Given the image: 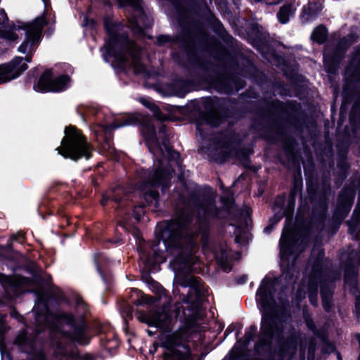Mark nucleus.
Wrapping results in <instances>:
<instances>
[{
    "label": "nucleus",
    "mask_w": 360,
    "mask_h": 360,
    "mask_svg": "<svg viewBox=\"0 0 360 360\" xmlns=\"http://www.w3.org/2000/svg\"><path fill=\"white\" fill-rule=\"evenodd\" d=\"M323 8V0H309L307 7H304L301 15L302 20L309 22L314 20Z\"/></svg>",
    "instance_id": "obj_10"
},
{
    "label": "nucleus",
    "mask_w": 360,
    "mask_h": 360,
    "mask_svg": "<svg viewBox=\"0 0 360 360\" xmlns=\"http://www.w3.org/2000/svg\"><path fill=\"white\" fill-rule=\"evenodd\" d=\"M356 338L360 341V336L359 335H356Z\"/></svg>",
    "instance_id": "obj_44"
},
{
    "label": "nucleus",
    "mask_w": 360,
    "mask_h": 360,
    "mask_svg": "<svg viewBox=\"0 0 360 360\" xmlns=\"http://www.w3.org/2000/svg\"><path fill=\"white\" fill-rule=\"evenodd\" d=\"M60 322L61 323H67L68 324H73L74 319L72 315L68 314H63L60 316Z\"/></svg>",
    "instance_id": "obj_26"
},
{
    "label": "nucleus",
    "mask_w": 360,
    "mask_h": 360,
    "mask_svg": "<svg viewBox=\"0 0 360 360\" xmlns=\"http://www.w3.org/2000/svg\"><path fill=\"white\" fill-rule=\"evenodd\" d=\"M169 229L173 230L174 229V225H172V226L169 228Z\"/></svg>",
    "instance_id": "obj_43"
},
{
    "label": "nucleus",
    "mask_w": 360,
    "mask_h": 360,
    "mask_svg": "<svg viewBox=\"0 0 360 360\" xmlns=\"http://www.w3.org/2000/svg\"><path fill=\"white\" fill-rule=\"evenodd\" d=\"M23 58L18 57L9 63L0 65V84L18 77L27 70V65L23 63Z\"/></svg>",
    "instance_id": "obj_7"
},
{
    "label": "nucleus",
    "mask_w": 360,
    "mask_h": 360,
    "mask_svg": "<svg viewBox=\"0 0 360 360\" xmlns=\"http://www.w3.org/2000/svg\"><path fill=\"white\" fill-rule=\"evenodd\" d=\"M289 236L287 235L286 233H283L281 240H280V247H281V259L283 263L284 262L285 257H287V252H288V241Z\"/></svg>",
    "instance_id": "obj_18"
},
{
    "label": "nucleus",
    "mask_w": 360,
    "mask_h": 360,
    "mask_svg": "<svg viewBox=\"0 0 360 360\" xmlns=\"http://www.w3.org/2000/svg\"><path fill=\"white\" fill-rule=\"evenodd\" d=\"M67 360H84V358L80 356L77 350L73 349L68 354Z\"/></svg>",
    "instance_id": "obj_23"
},
{
    "label": "nucleus",
    "mask_w": 360,
    "mask_h": 360,
    "mask_svg": "<svg viewBox=\"0 0 360 360\" xmlns=\"http://www.w3.org/2000/svg\"><path fill=\"white\" fill-rule=\"evenodd\" d=\"M105 27L108 32L109 40L105 46V53L103 57L105 60L109 58L113 57L115 62L120 65L129 63L134 66L136 71L143 70V68L139 63V51L134 44L128 41L124 35H120L117 33L121 30L122 25L121 24L113 25L105 22Z\"/></svg>",
    "instance_id": "obj_2"
},
{
    "label": "nucleus",
    "mask_w": 360,
    "mask_h": 360,
    "mask_svg": "<svg viewBox=\"0 0 360 360\" xmlns=\"http://www.w3.org/2000/svg\"><path fill=\"white\" fill-rule=\"evenodd\" d=\"M307 326L308 327L311 329V330H314V323L312 321H308L307 322Z\"/></svg>",
    "instance_id": "obj_31"
},
{
    "label": "nucleus",
    "mask_w": 360,
    "mask_h": 360,
    "mask_svg": "<svg viewBox=\"0 0 360 360\" xmlns=\"http://www.w3.org/2000/svg\"><path fill=\"white\" fill-rule=\"evenodd\" d=\"M359 202H360V199H359V198H358V199H357V202H356V205H358Z\"/></svg>",
    "instance_id": "obj_39"
},
{
    "label": "nucleus",
    "mask_w": 360,
    "mask_h": 360,
    "mask_svg": "<svg viewBox=\"0 0 360 360\" xmlns=\"http://www.w3.org/2000/svg\"><path fill=\"white\" fill-rule=\"evenodd\" d=\"M295 12V9L291 5H285L281 8L279 12L277 14L279 22L282 24L286 23L289 20L290 16H291Z\"/></svg>",
    "instance_id": "obj_15"
},
{
    "label": "nucleus",
    "mask_w": 360,
    "mask_h": 360,
    "mask_svg": "<svg viewBox=\"0 0 360 360\" xmlns=\"http://www.w3.org/2000/svg\"><path fill=\"white\" fill-rule=\"evenodd\" d=\"M356 39H354L353 37H349V45L352 44Z\"/></svg>",
    "instance_id": "obj_33"
},
{
    "label": "nucleus",
    "mask_w": 360,
    "mask_h": 360,
    "mask_svg": "<svg viewBox=\"0 0 360 360\" xmlns=\"http://www.w3.org/2000/svg\"><path fill=\"white\" fill-rule=\"evenodd\" d=\"M138 121V119L136 117H129V119H127L124 123L122 124H115L112 127L114 129L115 128H118V127H122V126H126V125H130V124H135L136 122Z\"/></svg>",
    "instance_id": "obj_25"
},
{
    "label": "nucleus",
    "mask_w": 360,
    "mask_h": 360,
    "mask_svg": "<svg viewBox=\"0 0 360 360\" xmlns=\"http://www.w3.org/2000/svg\"><path fill=\"white\" fill-rule=\"evenodd\" d=\"M108 199L107 198H105L104 197L103 198V199L101 200V203L103 205H105L106 204V202H107Z\"/></svg>",
    "instance_id": "obj_32"
},
{
    "label": "nucleus",
    "mask_w": 360,
    "mask_h": 360,
    "mask_svg": "<svg viewBox=\"0 0 360 360\" xmlns=\"http://www.w3.org/2000/svg\"><path fill=\"white\" fill-rule=\"evenodd\" d=\"M142 133L148 142L150 141H153L155 138L154 128L148 129L147 127H146L145 129H143Z\"/></svg>",
    "instance_id": "obj_22"
},
{
    "label": "nucleus",
    "mask_w": 360,
    "mask_h": 360,
    "mask_svg": "<svg viewBox=\"0 0 360 360\" xmlns=\"http://www.w3.org/2000/svg\"><path fill=\"white\" fill-rule=\"evenodd\" d=\"M256 328L254 326L250 327L245 332L244 336V342H238L231 352V355L233 359H238L245 354V349L248 343L253 339L256 333Z\"/></svg>",
    "instance_id": "obj_11"
},
{
    "label": "nucleus",
    "mask_w": 360,
    "mask_h": 360,
    "mask_svg": "<svg viewBox=\"0 0 360 360\" xmlns=\"http://www.w3.org/2000/svg\"><path fill=\"white\" fill-rule=\"evenodd\" d=\"M148 196L150 197L153 200H156V199L158 196V194L155 191H150V192L148 193Z\"/></svg>",
    "instance_id": "obj_28"
},
{
    "label": "nucleus",
    "mask_w": 360,
    "mask_h": 360,
    "mask_svg": "<svg viewBox=\"0 0 360 360\" xmlns=\"http://www.w3.org/2000/svg\"><path fill=\"white\" fill-rule=\"evenodd\" d=\"M15 345H18L23 352H29L33 349V340L27 336L26 331H21L15 340Z\"/></svg>",
    "instance_id": "obj_12"
},
{
    "label": "nucleus",
    "mask_w": 360,
    "mask_h": 360,
    "mask_svg": "<svg viewBox=\"0 0 360 360\" xmlns=\"http://www.w3.org/2000/svg\"><path fill=\"white\" fill-rule=\"evenodd\" d=\"M165 150L162 148H160L158 150L162 154L163 158L160 160L161 166L163 165V161L165 158L175 161L176 165H179L180 155L178 152L170 149L168 146H165Z\"/></svg>",
    "instance_id": "obj_14"
},
{
    "label": "nucleus",
    "mask_w": 360,
    "mask_h": 360,
    "mask_svg": "<svg viewBox=\"0 0 360 360\" xmlns=\"http://www.w3.org/2000/svg\"><path fill=\"white\" fill-rule=\"evenodd\" d=\"M46 21L44 17L36 18L29 24L14 26L11 30L2 33V37L15 41L19 35H25V39L19 46L18 51L24 54H32L37 49L41 36L42 31Z\"/></svg>",
    "instance_id": "obj_3"
},
{
    "label": "nucleus",
    "mask_w": 360,
    "mask_h": 360,
    "mask_svg": "<svg viewBox=\"0 0 360 360\" xmlns=\"http://www.w3.org/2000/svg\"><path fill=\"white\" fill-rule=\"evenodd\" d=\"M125 4L136 5L138 0H122Z\"/></svg>",
    "instance_id": "obj_29"
},
{
    "label": "nucleus",
    "mask_w": 360,
    "mask_h": 360,
    "mask_svg": "<svg viewBox=\"0 0 360 360\" xmlns=\"http://www.w3.org/2000/svg\"><path fill=\"white\" fill-rule=\"evenodd\" d=\"M311 285H314V288H315V290H316L317 289V284L316 283V284L314 283V282L313 279H311Z\"/></svg>",
    "instance_id": "obj_35"
},
{
    "label": "nucleus",
    "mask_w": 360,
    "mask_h": 360,
    "mask_svg": "<svg viewBox=\"0 0 360 360\" xmlns=\"http://www.w3.org/2000/svg\"><path fill=\"white\" fill-rule=\"evenodd\" d=\"M199 217L208 218L215 214V206L212 201L209 200L201 205L198 209Z\"/></svg>",
    "instance_id": "obj_13"
},
{
    "label": "nucleus",
    "mask_w": 360,
    "mask_h": 360,
    "mask_svg": "<svg viewBox=\"0 0 360 360\" xmlns=\"http://www.w3.org/2000/svg\"><path fill=\"white\" fill-rule=\"evenodd\" d=\"M167 39V37H165V36H161L158 38V41L160 43H163L165 41H166Z\"/></svg>",
    "instance_id": "obj_30"
},
{
    "label": "nucleus",
    "mask_w": 360,
    "mask_h": 360,
    "mask_svg": "<svg viewBox=\"0 0 360 360\" xmlns=\"http://www.w3.org/2000/svg\"><path fill=\"white\" fill-rule=\"evenodd\" d=\"M346 41H347V39H342V40L340 41V46H342L343 45V44H346Z\"/></svg>",
    "instance_id": "obj_34"
},
{
    "label": "nucleus",
    "mask_w": 360,
    "mask_h": 360,
    "mask_svg": "<svg viewBox=\"0 0 360 360\" xmlns=\"http://www.w3.org/2000/svg\"><path fill=\"white\" fill-rule=\"evenodd\" d=\"M162 346L165 360H191V351L182 341V334L174 333L166 337Z\"/></svg>",
    "instance_id": "obj_5"
},
{
    "label": "nucleus",
    "mask_w": 360,
    "mask_h": 360,
    "mask_svg": "<svg viewBox=\"0 0 360 360\" xmlns=\"http://www.w3.org/2000/svg\"><path fill=\"white\" fill-rule=\"evenodd\" d=\"M312 304H315V300L311 299Z\"/></svg>",
    "instance_id": "obj_41"
},
{
    "label": "nucleus",
    "mask_w": 360,
    "mask_h": 360,
    "mask_svg": "<svg viewBox=\"0 0 360 360\" xmlns=\"http://www.w3.org/2000/svg\"><path fill=\"white\" fill-rule=\"evenodd\" d=\"M327 37L326 29L323 26L316 27L312 33L311 38L319 44H322L325 41Z\"/></svg>",
    "instance_id": "obj_17"
},
{
    "label": "nucleus",
    "mask_w": 360,
    "mask_h": 360,
    "mask_svg": "<svg viewBox=\"0 0 360 360\" xmlns=\"http://www.w3.org/2000/svg\"><path fill=\"white\" fill-rule=\"evenodd\" d=\"M143 16H141L137 19L134 20V22H131V29L133 30L134 33H142L143 32L144 28H146L147 26H145L142 20L143 19Z\"/></svg>",
    "instance_id": "obj_20"
},
{
    "label": "nucleus",
    "mask_w": 360,
    "mask_h": 360,
    "mask_svg": "<svg viewBox=\"0 0 360 360\" xmlns=\"http://www.w3.org/2000/svg\"><path fill=\"white\" fill-rule=\"evenodd\" d=\"M25 60H26L27 62H30V60H31V58H30V56H27V57H26V58H25Z\"/></svg>",
    "instance_id": "obj_36"
},
{
    "label": "nucleus",
    "mask_w": 360,
    "mask_h": 360,
    "mask_svg": "<svg viewBox=\"0 0 360 360\" xmlns=\"http://www.w3.org/2000/svg\"><path fill=\"white\" fill-rule=\"evenodd\" d=\"M141 102L146 106H147L148 108H150L151 110H153L155 112L158 110V108L155 105H154L153 103H152L150 101L146 100V98H141Z\"/></svg>",
    "instance_id": "obj_27"
},
{
    "label": "nucleus",
    "mask_w": 360,
    "mask_h": 360,
    "mask_svg": "<svg viewBox=\"0 0 360 360\" xmlns=\"http://www.w3.org/2000/svg\"><path fill=\"white\" fill-rule=\"evenodd\" d=\"M357 281V274H350L349 271L345 273V283L350 288L351 291H354Z\"/></svg>",
    "instance_id": "obj_19"
},
{
    "label": "nucleus",
    "mask_w": 360,
    "mask_h": 360,
    "mask_svg": "<svg viewBox=\"0 0 360 360\" xmlns=\"http://www.w3.org/2000/svg\"><path fill=\"white\" fill-rule=\"evenodd\" d=\"M167 233H168V231L167 230H165L163 231V233H162V238L164 239V243H165V246L171 247V246L173 245L172 243H175L177 237L179 238V235L175 234V235L172 236L171 237V238L166 239L165 237L167 235Z\"/></svg>",
    "instance_id": "obj_21"
},
{
    "label": "nucleus",
    "mask_w": 360,
    "mask_h": 360,
    "mask_svg": "<svg viewBox=\"0 0 360 360\" xmlns=\"http://www.w3.org/2000/svg\"><path fill=\"white\" fill-rule=\"evenodd\" d=\"M326 54L324 55V57H323V59H324V63L326 65Z\"/></svg>",
    "instance_id": "obj_38"
},
{
    "label": "nucleus",
    "mask_w": 360,
    "mask_h": 360,
    "mask_svg": "<svg viewBox=\"0 0 360 360\" xmlns=\"http://www.w3.org/2000/svg\"><path fill=\"white\" fill-rule=\"evenodd\" d=\"M184 301L186 303H187V302H188V300H184Z\"/></svg>",
    "instance_id": "obj_45"
},
{
    "label": "nucleus",
    "mask_w": 360,
    "mask_h": 360,
    "mask_svg": "<svg viewBox=\"0 0 360 360\" xmlns=\"http://www.w3.org/2000/svg\"><path fill=\"white\" fill-rule=\"evenodd\" d=\"M53 76V71L49 70L41 76L37 86L36 91L41 92L46 91H60L65 89L70 83V78L67 75H62L54 80L52 79Z\"/></svg>",
    "instance_id": "obj_6"
},
{
    "label": "nucleus",
    "mask_w": 360,
    "mask_h": 360,
    "mask_svg": "<svg viewBox=\"0 0 360 360\" xmlns=\"http://www.w3.org/2000/svg\"><path fill=\"white\" fill-rule=\"evenodd\" d=\"M359 359H360V357H358V360H359Z\"/></svg>",
    "instance_id": "obj_47"
},
{
    "label": "nucleus",
    "mask_w": 360,
    "mask_h": 360,
    "mask_svg": "<svg viewBox=\"0 0 360 360\" xmlns=\"http://www.w3.org/2000/svg\"><path fill=\"white\" fill-rule=\"evenodd\" d=\"M61 146L56 150L64 158L76 160L81 158L89 159L91 157V147L80 131L74 127H67Z\"/></svg>",
    "instance_id": "obj_4"
},
{
    "label": "nucleus",
    "mask_w": 360,
    "mask_h": 360,
    "mask_svg": "<svg viewBox=\"0 0 360 360\" xmlns=\"http://www.w3.org/2000/svg\"><path fill=\"white\" fill-rule=\"evenodd\" d=\"M312 304H315V300L311 299Z\"/></svg>",
    "instance_id": "obj_42"
},
{
    "label": "nucleus",
    "mask_w": 360,
    "mask_h": 360,
    "mask_svg": "<svg viewBox=\"0 0 360 360\" xmlns=\"http://www.w3.org/2000/svg\"><path fill=\"white\" fill-rule=\"evenodd\" d=\"M30 360H44V354L41 351L33 352L29 356Z\"/></svg>",
    "instance_id": "obj_24"
},
{
    "label": "nucleus",
    "mask_w": 360,
    "mask_h": 360,
    "mask_svg": "<svg viewBox=\"0 0 360 360\" xmlns=\"http://www.w3.org/2000/svg\"><path fill=\"white\" fill-rule=\"evenodd\" d=\"M349 231H351V233L353 234L352 230V226H350Z\"/></svg>",
    "instance_id": "obj_40"
},
{
    "label": "nucleus",
    "mask_w": 360,
    "mask_h": 360,
    "mask_svg": "<svg viewBox=\"0 0 360 360\" xmlns=\"http://www.w3.org/2000/svg\"><path fill=\"white\" fill-rule=\"evenodd\" d=\"M255 1H259L260 0H255Z\"/></svg>",
    "instance_id": "obj_46"
},
{
    "label": "nucleus",
    "mask_w": 360,
    "mask_h": 360,
    "mask_svg": "<svg viewBox=\"0 0 360 360\" xmlns=\"http://www.w3.org/2000/svg\"><path fill=\"white\" fill-rule=\"evenodd\" d=\"M323 307L326 310H329V308L328 307V306L326 304H323Z\"/></svg>",
    "instance_id": "obj_37"
},
{
    "label": "nucleus",
    "mask_w": 360,
    "mask_h": 360,
    "mask_svg": "<svg viewBox=\"0 0 360 360\" xmlns=\"http://www.w3.org/2000/svg\"><path fill=\"white\" fill-rule=\"evenodd\" d=\"M137 318L141 322L162 329L167 328L171 322L169 315L165 311L151 314H139Z\"/></svg>",
    "instance_id": "obj_8"
},
{
    "label": "nucleus",
    "mask_w": 360,
    "mask_h": 360,
    "mask_svg": "<svg viewBox=\"0 0 360 360\" xmlns=\"http://www.w3.org/2000/svg\"><path fill=\"white\" fill-rule=\"evenodd\" d=\"M171 174L169 172H165L161 167H159L152 178H150L149 183L150 184H158L162 183L164 180L168 179Z\"/></svg>",
    "instance_id": "obj_16"
},
{
    "label": "nucleus",
    "mask_w": 360,
    "mask_h": 360,
    "mask_svg": "<svg viewBox=\"0 0 360 360\" xmlns=\"http://www.w3.org/2000/svg\"><path fill=\"white\" fill-rule=\"evenodd\" d=\"M272 282L264 279L256 295L257 301L264 310L261 326L264 339L261 338L256 345L258 352H260L263 346L267 345L274 336L278 338H284L285 330L287 328V326H284L283 323L277 322V317L275 316L277 311L276 304L275 300L272 299Z\"/></svg>",
    "instance_id": "obj_1"
},
{
    "label": "nucleus",
    "mask_w": 360,
    "mask_h": 360,
    "mask_svg": "<svg viewBox=\"0 0 360 360\" xmlns=\"http://www.w3.org/2000/svg\"><path fill=\"white\" fill-rule=\"evenodd\" d=\"M345 79L347 82H359L360 79V54L358 52L347 66Z\"/></svg>",
    "instance_id": "obj_9"
}]
</instances>
